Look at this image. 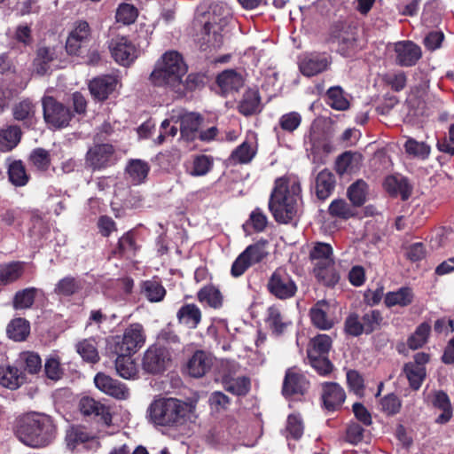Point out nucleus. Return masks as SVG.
I'll use <instances>...</instances> for the list:
<instances>
[{
	"label": "nucleus",
	"instance_id": "obj_1",
	"mask_svg": "<svg viewBox=\"0 0 454 454\" xmlns=\"http://www.w3.org/2000/svg\"><path fill=\"white\" fill-rule=\"evenodd\" d=\"M146 418L154 427L179 428L193 421L194 407L177 398L160 397L148 406Z\"/></svg>",
	"mask_w": 454,
	"mask_h": 454
},
{
	"label": "nucleus",
	"instance_id": "obj_2",
	"mask_svg": "<svg viewBox=\"0 0 454 454\" xmlns=\"http://www.w3.org/2000/svg\"><path fill=\"white\" fill-rule=\"evenodd\" d=\"M301 185L298 181L278 178L270 194L269 209L279 223H288L294 219L301 203Z\"/></svg>",
	"mask_w": 454,
	"mask_h": 454
},
{
	"label": "nucleus",
	"instance_id": "obj_3",
	"mask_svg": "<svg viewBox=\"0 0 454 454\" xmlns=\"http://www.w3.org/2000/svg\"><path fill=\"white\" fill-rule=\"evenodd\" d=\"M57 425L53 419L40 412H29L20 420L17 435L20 442L32 448L49 445L56 437Z\"/></svg>",
	"mask_w": 454,
	"mask_h": 454
},
{
	"label": "nucleus",
	"instance_id": "obj_4",
	"mask_svg": "<svg viewBox=\"0 0 454 454\" xmlns=\"http://www.w3.org/2000/svg\"><path fill=\"white\" fill-rule=\"evenodd\" d=\"M186 72L183 57L177 51H169L158 59L149 79L154 86L182 92V79Z\"/></svg>",
	"mask_w": 454,
	"mask_h": 454
},
{
	"label": "nucleus",
	"instance_id": "obj_5",
	"mask_svg": "<svg viewBox=\"0 0 454 454\" xmlns=\"http://www.w3.org/2000/svg\"><path fill=\"white\" fill-rule=\"evenodd\" d=\"M381 321V314L376 309L368 310L362 317L351 313L345 319L344 331L353 337L370 334L380 326Z\"/></svg>",
	"mask_w": 454,
	"mask_h": 454
},
{
	"label": "nucleus",
	"instance_id": "obj_6",
	"mask_svg": "<svg viewBox=\"0 0 454 454\" xmlns=\"http://www.w3.org/2000/svg\"><path fill=\"white\" fill-rule=\"evenodd\" d=\"M267 246L268 242L263 239L249 245L233 262L231 269V276L239 278L248 268L265 259L269 254Z\"/></svg>",
	"mask_w": 454,
	"mask_h": 454
},
{
	"label": "nucleus",
	"instance_id": "obj_7",
	"mask_svg": "<svg viewBox=\"0 0 454 454\" xmlns=\"http://www.w3.org/2000/svg\"><path fill=\"white\" fill-rule=\"evenodd\" d=\"M145 339L143 325L138 323L131 324L121 337H115L114 351L134 355L145 345Z\"/></svg>",
	"mask_w": 454,
	"mask_h": 454
},
{
	"label": "nucleus",
	"instance_id": "obj_8",
	"mask_svg": "<svg viewBox=\"0 0 454 454\" xmlns=\"http://www.w3.org/2000/svg\"><path fill=\"white\" fill-rule=\"evenodd\" d=\"M267 289L277 299L286 300L295 295L297 286L286 270L278 268L270 277Z\"/></svg>",
	"mask_w": 454,
	"mask_h": 454
},
{
	"label": "nucleus",
	"instance_id": "obj_9",
	"mask_svg": "<svg viewBox=\"0 0 454 454\" xmlns=\"http://www.w3.org/2000/svg\"><path fill=\"white\" fill-rule=\"evenodd\" d=\"M171 362V354L168 348L160 346H150L144 354L142 360L143 369L152 374L163 372Z\"/></svg>",
	"mask_w": 454,
	"mask_h": 454
},
{
	"label": "nucleus",
	"instance_id": "obj_10",
	"mask_svg": "<svg viewBox=\"0 0 454 454\" xmlns=\"http://www.w3.org/2000/svg\"><path fill=\"white\" fill-rule=\"evenodd\" d=\"M43 117L53 128H64L69 124L72 114L68 107L55 100L52 97L43 98Z\"/></svg>",
	"mask_w": 454,
	"mask_h": 454
},
{
	"label": "nucleus",
	"instance_id": "obj_11",
	"mask_svg": "<svg viewBox=\"0 0 454 454\" xmlns=\"http://www.w3.org/2000/svg\"><path fill=\"white\" fill-rule=\"evenodd\" d=\"M332 64V59L326 53L306 52L298 59L301 73L307 77L317 75L326 71Z\"/></svg>",
	"mask_w": 454,
	"mask_h": 454
},
{
	"label": "nucleus",
	"instance_id": "obj_12",
	"mask_svg": "<svg viewBox=\"0 0 454 454\" xmlns=\"http://www.w3.org/2000/svg\"><path fill=\"white\" fill-rule=\"evenodd\" d=\"M395 62L404 67L415 66L422 57L420 46L412 41L404 40L394 43Z\"/></svg>",
	"mask_w": 454,
	"mask_h": 454
},
{
	"label": "nucleus",
	"instance_id": "obj_13",
	"mask_svg": "<svg viewBox=\"0 0 454 454\" xmlns=\"http://www.w3.org/2000/svg\"><path fill=\"white\" fill-rule=\"evenodd\" d=\"M116 161L112 145L101 144L91 147L86 155V162L94 170L106 168Z\"/></svg>",
	"mask_w": 454,
	"mask_h": 454
},
{
	"label": "nucleus",
	"instance_id": "obj_14",
	"mask_svg": "<svg viewBox=\"0 0 454 454\" xmlns=\"http://www.w3.org/2000/svg\"><path fill=\"white\" fill-rule=\"evenodd\" d=\"M357 35L358 31L356 27L342 26L334 35L338 52L344 57L354 56L361 48L357 42Z\"/></svg>",
	"mask_w": 454,
	"mask_h": 454
},
{
	"label": "nucleus",
	"instance_id": "obj_15",
	"mask_svg": "<svg viewBox=\"0 0 454 454\" xmlns=\"http://www.w3.org/2000/svg\"><path fill=\"white\" fill-rule=\"evenodd\" d=\"M109 48L114 60L122 66L130 65L137 58V48L124 36L113 39Z\"/></svg>",
	"mask_w": 454,
	"mask_h": 454
},
{
	"label": "nucleus",
	"instance_id": "obj_16",
	"mask_svg": "<svg viewBox=\"0 0 454 454\" xmlns=\"http://www.w3.org/2000/svg\"><path fill=\"white\" fill-rule=\"evenodd\" d=\"M94 383L101 392L116 399L126 400L129 396V390L125 384L103 372L96 374Z\"/></svg>",
	"mask_w": 454,
	"mask_h": 454
},
{
	"label": "nucleus",
	"instance_id": "obj_17",
	"mask_svg": "<svg viewBox=\"0 0 454 454\" xmlns=\"http://www.w3.org/2000/svg\"><path fill=\"white\" fill-rule=\"evenodd\" d=\"M227 34V27L204 25L200 38V49L205 51L220 49L224 43Z\"/></svg>",
	"mask_w": 454,
	"mask_h": 454
},
{
	"label": "nucleus",
	"instance_id": "obj_18",
	"mask_svg": "<svg viewBox=\"0 0 454 454\" xmlns=\"http://www.w3.org/2000/svg\"><path fill=\"white\" fill-rule=\"evenodd\" d=\"M306 376L296 368H289L286 372L282 393L285 396L303 395L309 388Z\"/></svg>",
	"mask_w": 454,
	"mask_h": 454
},
{
	"label": "nucleus",
	"instance_id": "obj_19",
	"mask_svg": "<svg viewBox=\"0 0 454 454\" xmlns=\"http://www.w3.org/2000/svg\"><path fill=\"white\" fill-rule=\"evenodd\" d=\"M90 36V28L88 22L84 20L77 21L67 39V51L71 55L78 54L79 50L88 43Z\"/></svg>",
	"mask_w": 454,
	"mask_h": 454
},
{
	"label": "nucleus",
	"instance_id": "obj_20",
	"mask_svg": "<svg viewBox=\"0 0 454 454\" xmlns=\"http://www.w3.org/2000/svg\"><path fill=\"white\" fill-rule=\"evenodd\" d=\"M321 387L324 407L332 411L338 410L346 399L344 389L335 382H324Z\"/></svg>",
	"mask_w": 454,
	"mask_h": 454
},
{
	"label": "nucleus",
	"instance_id": "obj_21",
	"mask_svg": "<svg viewBox=\"0 0 454 454\" xmlns=\"http://www.w3.org/2000/svg\"><path fill=\"white\" fill-rule=\"evenodd\" d=\"M79 408L81 412L85 416L97 417L99 421L106 426H110L112 424V415L109 408L91 397H82L80 400Z\"/></svg>",
	"mask_w": 454,
	"mask_h": 454
},
{
	"label": "nucleus",
	"instance_id": "obj_22",
	"mask_svg": "<svg viewBox=\"0 0 454 454\" xmlns=\"http://www.w3.org/2000/svg\"><path fill=\"white\" fill-rule=\"evenodd\" d=\"M310 318L312 324L318 329L329 330L334 325V318L332 316V306L325 301H318L310 309Z\"/></svg>",
	"mask_w": 454,
	"mask_h": 454
},
{
	"label": "nucleus",
	"instance_id": "obj_23",
	"mask_svg": "<svg viewBox=\"0 0 454 454\" xmlns=\"http://www.w3.org/2000/svg\"><path fill=\"white\" fill-rule=\"evenodd\" d=\"M214 364V356L206 351L197 350L188 360V373L194 378H200L207 373Z\"/></svg>",
	"mask_w": 454,
	"mask_h": 454
},
{
	"label": "nucleus",
	"instance_id": "obj_24",
	"mask_svg": "<svg viewBox=\"0 0 454 454\" xmlns=\"http://www.w3.org/2000/svg\"><path fill=\"white\" fill-rule=\"evenodd\" d=\"M257 137L256 134L252 132L248 134L245 141L239 145L231 154V160L234 163L247 164L256 155Z\"/></svg>",
	"mask_w": 454,
	"mask_h": 454
},
{
	"label": "nucleus",
	"instance_id": "obj_25",
	"mask_svg": "<svg viewBox=\"0 0 454 454\" xmlns=\"http://www.w3.org/2000/svg\"><path fill=\"white\" fill-rule=\"evenodd\" d=\"M117 79L112 75H103L94 78L89 84L91 95L98 99L104 100L115 90Z\"/></svg>",
	"mask_w": 454,
	"mask_h": 454
},
{
	"label": "nucleus",
	"instance_id": "obj_26",
	"mask_svg": "<svg viewBox=\"0 0 454 454\" xmlns=\"http://www.w3.org/2000/svg\"><path fill=\"white\" fill-rule=\"evenodd\" d=\"M231 20V12L227 4L215 3L210 5L204 25L227 27Z\"/></svg>",
	"mask_w": 454,
	"mask_h": 454
},
{
	"label": "nucleus",
	"instance_id": "obj_27",
	"mask_svg": "<svg viewBox=\"0 0 454 454\" xmlns=\"http://www.w3.org/2000/svg\"><path fill=\"white\" fill-rule=\"evenodd\" d=\"M385 190L392 196H401L406 200L411 194L412 187L408 179L402 176H388L384 181Z\"/></svg>",
	"mask_w": 454,
	"mask_h": 454
},
{
	"label": "nucleus",
	"instance_id": "obj_28",
	"mask_svg": "<svg viewBox=\"0 0 454 454\" xmlns=\"http://www.w3.org/2000/svg\"><path fill=\"white\" fill-rule=\"evenodd\" d=\"M117 355L115 359V370L118 375L125 380H135L138 375V369L131 357L132 354L124 352H114Z\"/></svg>",
	"mask_w": 454,
	"mask_h": 454
},
{
	"label": "nucleus",
	"instance_id": "obj_29",
	"mask_svg": "<svg viewBox=\"0 0 454 454\" xmlns=\"http://www.w3.org/2000/svg\"><path fill=\"white\" fill-rule=\"evenodd\" d=\"M335 176L328 169L321 170L315 179V193L321 200H326L333 192L335 187Z\"/></svg>",
	"mask_w": 454,
	"mask_h": 454
},
{
	"label": "nucleus",
	"instance_id": "obj_30",
	"mask_svg": "<svg viewBox=\"0 0 454 454\" xmlns=\"http://www.w3.org/2000/svg\"><path fill=\"white\" fill-rule=\"evenodd\" d=\"M239 111L245 116H250L261 112V97L258 90L248 89L246 90L239 103Z\"/></svg>",
	"mask_w": 454,
	"mask_h": 454
},
{
	"label": "nucleus",
	"instance_id": "obj_31",
	"mask_svg": "<svg viewBox=\"0 0 454 454\" xmlns=\"http://www.w3.org/2000/svg\"><path fill=\"white\" fill-rule=\"evenodd\" d=\"M180 133L183 139L192 141L197 137L200 116L195 113H184L178 116Z\"/></svg>",
	"mask_w": 454,
	"mask_h": 454
},
{
	"label": "nucleus",
	"instance_id": "obj_32",
	"mask_svg": "<svg viewBox=\"0 0 454 454\" xmlns=\"http://www.w3.org/2000/svg\"><path fill=\"white\" fill-rule=\"evenodd\" d=\"M309 257L312 269L334 261L332 246L325 242L313 243L309 250Z\"/></svg>",
	"mask_w": 454,
	"mask_h": 454
},
{
	"label": "nucleus",
	"instance_id": "obj_33",
	"mask_svg": "<svg viewBox=\"0 0 454 454\" xmlns=\"http://www.w3.org/2000/svg\"><path fill=\"white\" fill-rule=\"evenodd\" d=\"M176 317L181 325H184L189 329H196L201 321L202 314L197 305L189 303L182 306L178 309Z\"/></svg>",
	"mask_w": 454,
	"mask_h": 454
},
{
	"label": "nucleus",
	"instance_id": "obj_34",
	"mask_svg": "<svg viewBox=\"0 0 454 454\" xmlns=\"http://www.w3.org/2000/svg\"><path fill=\"white\" fill-rule=\"evenodd\" d=\"M312 272L317 280L326 286H334L340 280L334 261L313 268Z\"/></svg>",
	"mask_w": 454,
	"mask_h": 454
},
{
	"label": "nucleus",
	"instance_id": "obj_35",
	"mask_svg": "<svg viewBox=\"0 0 454 454\" xmlns=\"http://www.w3.org/2000/svg\"><path fill=\"white\" fill-rule=\"evenodd\" d=\"M266 325L276 335L282 334L286 329L292 324L276 306H271L267 309L265 319Z\"/></svg>",
	"mask_w": 454,
	"mask_h": 454
},
{
	"label": "nucleus",
	"instance_id": "obj_36",
	"mask_svg": "<svg viewBox=\"0 0 454 454\" xmlns=\"http://www.w3.org/2000/svg\"><path fill=\"white\" fill-rule=\"evenodd\" d=\"M414 294L411 288L403 286L396 291L388 292L385 295L384 302L387 308L395 306L407 307L413 302Z\"/></svg>",
	"mask_w": 454,
	"mask_h": 454
},
{
	"label": "nucleus",
	"instance_id": "obj_37",
	"mask_svg": "<svg viewBox=\"0 0 454 454\" xmlns=\"http://www.w3.org/2000/svg\"><path fill=\"white\" fill-rule=\"evenodd\" d=\"M214 159L212 156L199 154L194 155L186 167V171L192 176H203L213 168Z\"/></svg>",
	"mask_w": 454,
	"mask_h": 454
},
{
	"label": "nucleus",
	"instance_id": "obj_38",
	"mask_svg": "<svg viewBox=\"0 0 454 454\" xmlns=\"http://www.w3.org/2000/svg\"><path fill=\"white\" fill-rule=\"evenodd\" d=\"M432 403L435 408L442 411L435 422L438 424L447 423L452 417V409L448 395L443 391H435L432 397Z\"/></svg>",
	"mask_w": 454,
	"mask_h": 454
},
{
	"label": "nucleus",
	"instance_id": "obj_39",
	"mask_svg": "<svg viewBox=\"0 0 454 454\" xmlns=\"http://www.w3.org/2000/svg\"><path fill=\"white\" fill-rule=\"evenodd\" d=\"M150 170L147 162L142 160H130L126 166V174L133 184H139L145 181Z\"/></svg>",
	"mask_w": 454,
	"mask_h": 454
},
{
	"label": "nucleus",
	"instance_id": "obj_40",
	"mask_svg": "<svg viewBox=\"0 0 454 454\" xmlns=\"http://www.w3.org/2000/svg\"><path fill=\"white\" fill-rule=\"evenodd\" d=\"M222 383L226 391L236 395H245L250 389V380L247 377L233 378L230 374L223 376Z\"/></svg>",
	"mask_w": 454,
	"mask_h": 454
},
{
	"label": "nucleus",
	"instance_id": "obj_41",
	"mask_svg": "<svg viewBox=\"0 0 454 454\" xmlns=\"http://www.w3.org/2000/svg\"><path fill=\"white\" fill-rule=\"evenodd\" d=\"M24 272V263L12 262L0 265V287L18 280Z\"/></svg>",
	"mask_w": 454,
	"mask_h": 454
},
{
	"label": "nucleus",
	"instance_id": "obj_42",
	"mask_svg": "<svg viewBox=\"0 0 454 454\" xmlns=\"http://www.w3.org/2000/svg\"><path fill=\"white\" fill-rule=\"evenodd\" d=\"M81 279L67 276L59 279L54 287V294L61 297L72 296L82 289Z\"/></svg>",
	"mask_w": 454,
	"mask_h": 454
},
{
	"label": "nucleus",
	"instance_id": "obj_43",
	"mask_svg": "<svg viewBox=\"0 0 454 454\" xmlns=\"http://www.w3.org/2000/svg\"><path fill=\"white\" fill-rule=\"evenodd\" d=\"M217 84L223 93L226 94L233 90H238L243 85L241 75L233 70H226L217 76Z\"/></svg>",
	"mask_w": 454,
	"mask_h": 454
},
{
	"label": "nucleus",
	"instance_id": "obj_44",
	"mask_svg": "<svg viewBox=\"0 0 454 454\" xmlns=\"http://www.w3.org/2000/svg\"><path fill=\"white\" fill-rule=\"evenodd\" d=\"M76 351L82 358L91 364L99 361L98 342L95 338L84 339L76 344Z\"/></svg>",
	"mask_w": 454,
	"mask_h": 454
},
{
	"label": "nucleus",
	"instance_id": "obj_45",
	"mask_svg": "<svg viewBox=\"0 0 454 454\" xmlns=\"http://www.w3.org/2000/svg\"><path fill=\"white\" fill-rule=\"evenodd\" d=\"M200 302L206 303L213 309H220L223 306V295L219 289L214 286H206L197 294Z\"/></svg>",
	"mask_w": 454,
	"mask_h": 454
},
{
	"label": "nucleus",
	"instance_id": "obj_46",
	"mask_svg": "<svg viewBox=\"0 0 454 454\" xmlns=\"http://www.w3.org/2000/svg\"><path fill=\"white\" fill-rule=\"evenodd\" d=\"M21 131L17 126H9L0 129V150L8 152L12 150L20 142Z\"/></svg>",
	"mask_w": 454,
	"mask_h": 454
},
{
	"label": "nucleus",
	"instance_id": "obj_47",
	"mask_svg": "<svg viewBox=\"0 0 454 454\" xmlns=\"http://www.w3.org/2000/svg\"><path fill=\"white\" fill-rule=\"evenodd\" d=\"M361 155L351 152H345L340 155L335 163L337 173L344 175L356 170L359 165Z\"/></svg>",
	"mask_w": 454,
	"mask_h": 454
},
{
	"label": "nucleus",
	"instance_id": "obj_48",
	"mask_svg": "<svg viewBox=\"0 0 454 454\" xmlns=\"http://www.w3.org/2000/svg\"><path fill=\"white\" fill-rule=\"evenodd\" d=\"M141 292L151 302L161 301L166 295L165 287L156 279L144 281Z\"/></svg>",
	"mask_w": 454,
	"mask_h": 454
},
{
	"label": "nucleus",
	"instance_id": "obj_49",
	"mask_svg": "<svg viewBox=\"0 0 454 454\" xmlns=\"http://www.w3.org/2000/svg\"><path fill=\"white\" fill-rule=\"evenodd\" d=\"M41 292L35 287H27L18 291L12 300V306L15 309H27L32 307L35 298Z\"/></svg>",
	"mask_w": 454,
	"mask_h": 454
},
{
	"label": "nucleus",
	"instance_id": "obj_50",
	"mask_svg": "<svg viewBox=\"0 0 454 454\" xmlns=\"http://www.w3.org/2000/svg\"><path fill=\"white\" fill-rule=\"evenodd\" d=\"M8 176L10 182L18 187L27 184L29 176L21 160H13L8 166Z\"/></svg>",
	"mask_w": 454,
	"mask_h": 454
},
{
	"label": "nucleus",
	"instance_id": "obj_51",
	"mask_svg": "<svg viewBox=\"0 0 454 454\" xmlns=\"http://www.w3.org/2000/svg\"><path fill=\"white\" fill-rule=\"evenodd\" d=\"M403 372H404L410 386L412 389L418 390L427 376L426 367H417L411 364L406 363L403 365Z\"/></svg>",
	"mask_w": 454,
	"mask_h": 454
},
{
	"label": "nucleus",
	"instance_id": "obj_52",
	"mask_svg": "<svg viewBox=\"0 0 454 454\" xmlns=\"http://www.w3.org/2000/svg\"><path fill=\"white\" fill-rule=\"evenodd\" d=\"M7 334L15 341H21L29 333V325L23 318H15L7 326Z\"/></svg>",
	"mask_w": 454,
	"mask_h": 454
},
{
	"label": "nucleus",
	"instance_id": "obj_53",
	"mask_svg": "<svg viewBox=\"0 0 454 454\" xmlns=\"http://www.w3.org/2000/svg\"><path fill=\"white\" fill-rule=\"evenodd\" d=\"M327 104L333 109L343 111L348 108L349 102L345 98L343 90L339 86L331 87L327 90Z\"/></svg>",
	"mask_w": 454,
	"mask_h": 454
},
{
	"label": "nucleus",
	"instance_id": "obj_54",
	"mask_svg": "<svg viewBox=\"0 0 454 454\" xmlns=\"http://www.w3.org/2000/svg\"><path fill=\"white\" fill-rule=\"evenodd\" d=\"M347 194L354 206H362L365 202L367 195L366 183L363 180H357L348 187Z\"/></svg>",
	"mask_w": 454,
	"mask_h": 454
},
{
	"label": "nucleus",
	"instance_id": "obj_55",
	"mask_svg": "<svg viewBox=\"0 0 454 454\" xmlns=\"http://www.w3.org/2000/svg\"><path fill=\"white\" fill-rule=\"evenodd\" d=\"M430 331L431 325L428 323L420 324L414 333L408 339V347L411 349L421 348L427 342Z\"/></svg>",
	"mask_w": 454,
	"mask_h": 454
},
{
	"label": "nucleus",
	"instance_id": "obj_56",
	"mask_svg": "<svg viewBox=\"0 0 454 454\" xmlns=\"http://www.w3.org/2000/svg\"><path fill=\"white\" fill-rule=\"evenodd\" d=\"M332 346V340L326 334H319L312 340L308 355L326 356Z\"/></svg>",
	"mask_w": 454,
	"mask_h": 454
},
{
	"label": "nucleus",
	"instance_id": "obj_57",
	"mask_svg": "<svg viewBox=\"0 0 454 454\" xmlns=\"http://www.w3.org/2000/svg\"><path fill=\"white\" fill-rule=\"evenodd\" d=\"M20 384L18 370L13 367H0V385L15 389Z\"/></svg>",
	"mask_w": 454,
	"mask_h": 454
},
{
	"label": "nucleus",
	"instance_id": "obj_58",
	"mask_svg": "<svg viewBox=\"0 0 454 454\" xmlns=\"http://www.w3.org/2000/svg\"><path fill=\"white\" fill-rule=\"evenodd\" d=\"M44 372L48 379L55 381L63 376V368L59 358L56 355H51L46 358Z\"/></svg>",
	"mask_w": 454,
	"mask_h": 454
},
{
	"label": "nucleus",
	"instance_id": "obj_59",
	"mask_svg": "<svg viewBox=\"0 0 454 454\" xmlns=\"http://www.w3.org/2000/svg\"><path fill=\"white\" fill-rule=\"evenodd\" d=\"M55 58L56 54L53 49L49 47H40L37 50L36 58L35 59V64L38 66L36 67V72L42 74H44L47 70L45 66Z\"/></svg>",
	"mask_w": 454,
	"mask_h": 454
},
{
	"label": "nucleus",
	"instance_id": "obj_60",
	"mask_svg": "<svg viewBox=\"0 0 454 454\" xmlns=\"http://www.w3.org/2000/svg\"><path fill=\"white\" fill-rule=\"evenodd\" d=\"M404 148L408 154L420 159L427 158L430 153V147L427 144L412 138L405 142Z\"/></svg>",
	"mask_w": 454,
	"mask_h": 454
},
{
	"label": "nucleus",
	"instance_id": "obj_61",
	"mask_svg": "<svg viewBox=\"0 0 454 454\" xmlns=\"http://www.w3.org/2000/svg\"><path fill=\"white\" fill-rule=\"evenodd\" d=\"M301 122V116L297 112H290L280 116L278 125L284 131L292 133L296 130Z\"/></svg>",
	"mask_w": 454,
	"mask_h": 454
},
{
	"label": "nucleus",
	"instance_id": "obj_62",
	"mask_svg": "<svg viewBox=\"0 0 454 454\" xmlns=\"http://www.w3.org/2000/svg\"><path fill=\"white\" fill-rule=\"evenodd\" d=\"M29 160L33 166L39 171H46L51 164L50 154L43 148L35 149L31 153Z\"/></svg>",
	"mask_w": 454,
	"mask_h": 454
},
{
	"label": "nucleus",
	"instance_id": "obj_63",
	"mask_svg": "<svg viewBox=\"0 0 454 454\" xmlns=\"http://www.w3.org/2000/svg\"><path fill=\"white\" fill-rule=\"evenodd\" d=\"M35 114V106L31 101L25 99L13 107V116L18 121H30Z\"/></svg>",
	"mask_w": 454,
	"mask_h": 454
},
{
	"label": "nucleus",
	"instance_id": "obj_64",
	"mask_svg": "<svg viewBox=\"0 0 454 454\" xmlns=\"http://www.w3.org/2000/svg\"><path fill=\"white\" fill-rule=\"evenodd\" d=\"M330 215L340 218H349L354 215L352 207L344 200H334L329 206Z\"/></svg>",
	"mask_w": 454,
	"mask_h": 454
}]
</instances>
